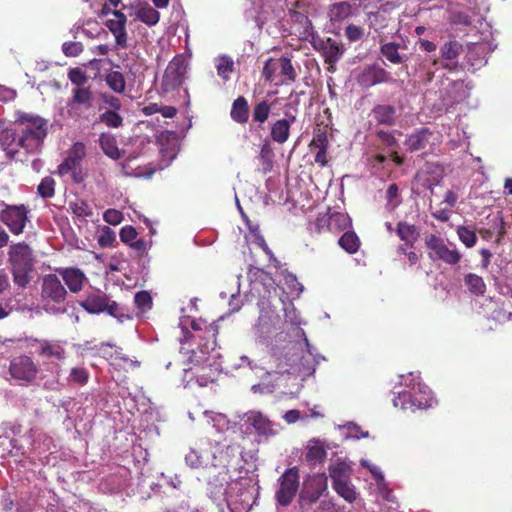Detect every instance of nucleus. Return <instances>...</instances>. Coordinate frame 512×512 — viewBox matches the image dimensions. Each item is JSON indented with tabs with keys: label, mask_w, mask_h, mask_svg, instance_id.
<instances>
[{
	"label": "nucleus",
	"mask_w": 512,
	"mask_h": 512,
	"mask_svg": "<svg viewBox=\"0 0 512 512\" xmlns=\"http://www.w3.org/2000/svg\"><path fill=\"white\" fill-rule=\"evenodd\" d=\"M32 270L33 267H12L14 283L21 288H25L31 280L30 273Z\"/></svg>",
	"instance_id": "obj_40"
},
{
	"label": "nucleus",
	"mask_w": 512,
	"mask_h": 512,
	"mask_svg": "<svg viewBox=\"0 0 512 512\" xmlns=\"http://www.w3.org/2000/svg\"><path fill=\"white\" fill-rule=\"evenodd\" d=\"M278 68L280 69V74L284 76L283 83H290L296 81L297 73L292 65L290 58L281 57L278 60Z\"/></svg>",
	"instance_id": "obj_38"
},
{
	"label": "nucleus",
	"mask_w": 512,
	"mask_h": 512,
	"mask_svg": "<svg viewBox=\"0 0 512 512\" xmlns=\"http://www.w3.org/2000/svg\"><path fill=\"white\" fill-rule=\"evenodd\" d=\"M333 489L336 493L349 503H352L357 498V492L351 480L341 482L340 484L333 485Z\"/></svg>",
	"instance_id": "obj_36"
},
{
	"label": "nucleus",
	"mask_w": 512,
	"mask_h": 512,
	"mask_svg": "<svg viewBox=\"0 0 512 512\" xmlns=\"http://www.w3.org/2000/svg\"><path fill=\"white\" fill-rule=\"evenodd\" d=\"M463 51V45L457 40L445 42L440 48L441 57L448 62L443 64V68L453 71L458 67V57Z\"/></svg>",
	"instance_id": "obj_18"
},
{
	"label": "nucleus",
	"mask_w": 512,
	"mask_h": 512,
	"mask_svg": "<svg viewBox=\"0 0 512 512\" xmlns=\"http://www.w3.org/2000/svg\"><path fill=\"white\" fill-rule=\"evenodd\" d=\"M249 105L244 96L237 97L231 107L230 117L238 124H245L249 120Z\"/></svg>",
	"instance_id": "obj_25"
},
{
	"label": "nucleus",
	"mask_w": 512,
	"mask_h": 512,
	"mask_svg": "<svg viewBox=\"0 0 512 512\" xmlns=\"http://www.w3.org/2000/svg\"><path fill=\"white\" fill-rule=\"evenodd\" d=\"M457 235L460 241L467 247H473L477 242V236L474 230L467 226H459L457 228Z\"/></svg>",
	"instance_id": "obj_46"
},
{
	"label": "nucleus",
	"mask_w": 512,
	"mask_h": 512,
	"mask_svg": "<svg viewBox=\"0 0 512 512\" xmlns=\"http://www.w3.org/2000/svg\"><path fill=\"white\" fill-rule=\"evenodd\" d=\"M216 68L218 75L227 81L230 78V73L234 70V62L229 56L223 55L218 59Z\"/></svg>",
	"instance_id": "obj_43"
},
{
	"label": "nucleus",
	"mask_w": 512,
	"mask_h": 512,
	"mask_svg": "<svg viewBox=\"0 0 512 512\" xmlns=\"http://www.w3.org/2000/svg\"><path fill=\"white\" fill-rule=\"evenodd\" d=\"M271 112V104L266 100H262L256 103L252 110V120L253 122L262 125L264 124L270 115Z\"/></svg>",
	"instance_id": "obj_35"
},
{
	"label": "nucleus",
	"mask_w": 512,
	"mask_h": 512,
	"mask_svg": "<svg viewBox=\"0 0 512 512\" xmlns=\"http://www.w3.org/2000/svg\"><path fill=\"white\" fill-rule=\"evenodd\" d=\"M4 207L0 211V221L8 227L12 234H22L28 222V208L24 204H4Z\"/></svg>",
	"instance_id": "obj_7"
},
{
	"label": "nucleus",
	"mask_w": 512,
	"mask_h": 512,
	"mask_svg": "<svg viewBox=\"0 0 512 512\" xmlns=\"http://www.w3.org/2000/svg\"><path fill=\"white\" fill-rule=\"evenodd\" d=\"M86 156V147L82 142H76L69 149L66 158L58 166V174L64 176L71 170H75L81 165Z\"/></svg>",
	"instance_id": "obj_13"
},
{
	"label": "nucleus",
	"mask_w": 512,
	"mask_h": 512,
	"mask_svg": "<svg viewBox=\"0 0 512 512\" xmlns=\"http://www.w3.org/2000/svg\"><path fill=\"white\" fill-rule=\"evenodd\" d=\"M8 260L12 267H33V253L25 242H19L9 247Z\"/></svg>",
	"instance_id": "obj_12"
},
{
	"label": "nucleus",
	"mask_w": 512,
	"mask_h": 512,
	"mask_svg": "<svg viewBox=\"0 0 512 512\" xmlns=\"http://www.w3.org/2000/svg\"><path fill=\"white\" fill-rule=\"evenodd\" d=\"M314 231L318 234L330 231V213H320L314 222Z\"/></svg>",
	"instance_id": "obj_51"
},
{
	"label": "nucleus",
	"mask_w": 512,
	"mask_h": 512,
	"mask_svg": "<svg viewBox=\"0 0 512 512\" xmlns=\"http://www.w3.org/2000/svg\"><path fill=\"white\" fill-rule=\"evenodd\" d=\"M203 325L205 326V333L207 334V336H204L203 338H207V339L212 338L211 349H214L216 346V336L218 334V326L215 325L214 323L206 325L203 322L195 321V320H193L191 322V327L194 331H202Z\"/></svg>",
	"instance_id": "obj_44"
},
{
	"label": "nucleus",
	"mask_w": 512,
	"mask_h": 512,
	"mask_svg": "<svg viewBox=\"0 0 512 512\" xmlns=\"http://www.w3.org/2000/svg\"><path fill=\"white\" fill-rule=\"evenodd\" d=\"M344 35L350 42H357L364 36V29L355 24H349L345 28Z\"/></svg>",
	"instance_id": "obj_52"
},
{
	"label": "nucleus",
	"mask_w": 512,
	"mask_h": 512,
	"mask_svg": "<svg viewBox=\"0 0 512 512\" xmlns=\"http://www.w3.org/2000/svg\"><path fill=\"white\" fill-rule=\"evenodd\" d=\"M278 69V60L275 61L273 58H269L263 67L262 76L265 81L272 82L274 80V74Z\"/></svg>",
	"instance_id": "obj_53"
},
{
	"label": "nucleus",
	"mask_w": 512,
	"mask_h": 512,
	"mask_svg": "<svg viewBox=\"0 0 512 512\" xmlns=\"http://www.w3.org/2000/svg\"><path fill=\"white\" fill-rule=\"evenodd\" d=\"M69 207L72 213L80 218L90 217L93 214L91 207L84 199H76L75 201L70 202Z\"/></svg>",
	"instance_id": "obj_41"
},
{
	"label": "nucleus",
	"mask_w": 512,
	"mask_h": 512,
	"mask_svg": "<svg viewBox=\"0 0 512 512\" xmlns=\"http://www.w3.org/2000/svg\"><path fill=\"white\" fill-rule=\"evenodd\" d=\"M92 100L93 94L89 87H80L73 90L72 101L74 103L90 107L92 105Z\"/></svg>",
	"instance_id": "obj_42"
},
{
	"label": "nucleus",
	"mask_w": 512,
	"mask_h": 512,
	"mask_svg": "<svg viewBox=\"0 0 512 512\" xmlns=\"http://www.w3.org/2000/svg\"><path fill=\"white\" fill-rule=\"evenodd\" d=\"M37 193L43 199L52 198L55 194V180L50 177H44L37 187Z\"/></svg>",
	"instance_id": "obj_45"
},
{
	"label": "nucleus",
	"mask_w": 512,
	"mask_h": 512,
	"mask_svg": "<svg viewBox=\"0 0 512 512\" xmlns=\"http://www.w3.org/2000/svg\"><path fill=\"white\" fill-rule=\"evenodd\" d=\"M326 450L319 441L311 442L307 447L306 461L311 465L322 463L326 458Z\"/></svg>",
	"instance_id": "obj_29"
},
{
	"label": "nucleus",
	"mask_w": 512,
	"mask_h": 512,
	"mask_svg": "<svg viewBox=\"0 0 512 512\" xmlns=\"http://www.w3.org/2000/svg\"><path fill=\"white\" fill-rule=\"evenodd\" d=\"M451 22L456 25L464 26H469L472 23L471 17L463 11L453 12L451 15Z\"/></svg>",
	"instance_id": "obj_59"
},
{
	"label": "nucleus",
	"mask_w": 512,
	"mask_h": 512,
	"mask_svg": "<svg viewBox=\"0 0 512 512\" xmlns=\"http://www.w3.org/2000/svg\"><path fill=\"white\" fill-rule=\"evenodd\" d=\"M311 150L313 149H328L329 147V139H328V127H320L314 129L313 138L309 144Z\"/></svg>",
	"instance_id": "obj_34"
},
{
	"label": "nucleus",
	"mask_w": 512,
	"mask_h": 512,
	"mask_svg": "<svg viewBox=\"0 0 512 512\" xmlns=\"http://www.w3.org/2000/svg\"><path fill=\"white\" fill-rule=\"evenodd\" d=\"M322 50L325 62L331 65L336 63L344 53L342 45L332 38H327V40L322 43Z\"/></svg>",
	"instance_id": "obj_26"
},
{
	"label": "nucleus",
	"mask_w": 512,
	"mask_h": 512,
	"mask_svg": "<svg viewBox=\"0 0 512 512\" xmlns=\"http://www.w3.org/2000/svg\"><path fill=\"white\" fill-rule=\"evenodd\" d=\"M59 274L72 293L80 292L87 280L85 274L78 268H64L59 270Z\"/></svg>",
	"instance_id": "obj_20"
},
{
	"label": "nucleus",
	"mask_w": 512,
	"mask_h": 512,
	"mask_svg": "<svg viewBox=\"0 0 512 512\" xmlns=\"http://www.w3.org/2000/svg\"><path fill=\"white\" fill-rule=\"evenodd\" d=\"M103 101L111 108L110 111H118L121 108L120 99L113 95H103Z\"/></svg>",
	"instance_id": "obj_62"
},
{
	"label": "nucleus",
	"mask_w": 512,
	"mask_h": 512,
	"mask_svg": "<svg viewBox=\"0 0 512 512\" xmlns=\"http://www.w3.org/2000/svg\"><path fill=\"white\" fill-rule=\"evenodd\" d=\"M97 242L102 248L112 247L116 242V234L110 227L104 226L98 236Z\"/></svg>",
	"instance_id": "obj_47"
},
{
	"label": "nucleus",
	"mask_w": 512,
	"mask_h": 512,
	"mask_svg": "<svg viewBox=\"0 0 512 512\" xmlns=\"http://www.w3.org/2000/svg\"><path fill=\"white\" fill-rule=\"evenodd\" d=\"M135 303L140 308L150 307L152 304V298L147 291H140L135 294Z\"/></svg>",
	"instance_id": "obj_60"
},
{
	"label": "nucleus",
	"mask_w": 512,
	"mask_h": 512,
	"mask_svg": "<svg viewBox=\"0 0 512 512\" xmlns=\"http://www.w3.org/2000/svg\"><path fill=\"white\" fill-rule=\"evenodd\" d=\"M396 234L405 245L410 247H413L420 236L418 228L414 224L405 221L397 223Z\"/></svg>",
	"instance_id": "obj_24"
},
{
	"label": "nucleus",
	"mask_w": 512,
	"mask_h": 512,
	"mask_svg": "<svg viewBox=\"0 0 512 512\" xmlns=\"http://www.w3.org/2000/svg\"><path fill=\"white\" fill-rule=\"evenodd\" d=\"M33 341L40 344V348L38 350L39 355L48 359H56L58 361L64 360L65 349L59 342L39 339H34Z\"/></svg>",
	"instance_id": "obj_22"
},
{
	"label": "nucleus",
	"mask_w": 512,
	"mask_h": 512,
	"mask_svg": "<svg viewBox=\"0 0 512 512\" xmlns=\"http://www.w3.org/2000/svg\"><path fill=\"white\" fill-rule=\"evenodd\" d=\"M8 371L11 378L21 385H30L36 382L40 367L32 357L20 354L10 360Z\"/></svg>",
	"instance_id": "obj_2"
},
{
	"label": "nucleus",
	"mask_w": 512,
	"mask_h": 512,
	"mask_svg": "<svg viewBox=\"0 0 512 512\" xmlns=\"http://www.w3.org/2000/svg\"><path fill=\"white\" fill-rule=\"evenodd\" d=\"M350 227L351 219L348 214L341 212L330 213V232L337 233Z\"/></svg>",
	"instance_id": "obj_33"
},
{
	"label": "nucleus",
	"mask_w": 512,
	"mask_h": 512,
	"mask_svg": "<svg viewBox=\"0 0 512 512\" xmlns=\"http://www.w3.org/2000/svg\"><path fill=\"white\" fill-rule=\"evenodd\" d=\"M99 144L104 154L111 159L117 160L121 157L114 135L110 133H102L99 137Z\"/></svg>",
	"instance_id": "obj_27"
},
{
	"label": "nucleus",
	"mask_w": 512,
	"mask_h": 512,
	"mask_svg": "<svg viewBox=\"0 0 512 512\" xmlns=\"http://www.w3.org/2000/svg\"><path fill=\"white\" fill-rule=\"evenodd\" d=\"M21 134L23 149L28 153L38 151L48 134V122L38 115L24 113L16 122Z\"/></svg>",
	"instance_id": "obj_1"
},
{
	"label": "nucleus",
	"mask_w": 512,
	"mask_h": 512,
	"mask_svg": "<svg viewBox=\"0 0 512 512\" xmlns=\"http://www.w3.org/2000/svg\"><path fill=\"white\" fill-rule=\"evenodd\" d=\"M464 283L469 292L474 295L482 296L486 292V284L483 278L475 273L466 274L464 277Z\"/></svg>",
	"instance_id": "obj_31"
},
{
	"label": "nucleus",
	"mask_w": 512,
	"mask_h": 512,
	"mask_svg": "<svg viewBox=\"0 0 512 512\" xmlns=\"http://www.w3.org/2000/svg\"><path fill=\"white\" fill-rule=\"evenodd\" d=\"M105 81L110 89L116 93H123L126 88L124 75L119 71H111L106 75Z\"/></svg>",
	"instance_id": "obj_37"
},
{
	"label": "nucleus",
	"mask_w": 512,
	"mask_h": 512,
	"mask_svg": "<svg viewBox=\"0 0 512 512\" xmlns=\"http://www.w3.org/2000/svg\"><path fill=\"white\" fill-rule=\"evenodd\" d=\"M399 194V188L398 185L393 183L390 184L387 191H386V199L388 202V205H390L391 209H395L399 204L400 201H395Z\"/></svg>",
	"instance_id": "obj_58"
},
{
	"label": "nucleus",
	"mask_w": 512,
	"mask_h": 512,
	"mask_svg": "<svg viewBox=\"0 0 512 512\" xmlns=\"http://www.w3.org/2000/svg\"><path fill=\"white\" fill-rule=\"evenodd\" d=\"M113 18L106 21V26L115 37L116 48L126 49L128 47V35L126 31L127 17L121 11L112 12Z\"/></svg>",
	"instance_id": "obj_11"
},
{
	"label": "nucleus",
	"mask_w": 512,
	"mask_h": 512,
	"mask_svg": "<svg viewBox=\"0 0 512 512\" xmlns=\"http://www.w3.org/2000/svg\"><path fill=\"white\" fill-rule=\"evenodd\" d=\"M0 145L6 154L14 157L23 148L21 134L17 128H7L0 135Z\"/></svg>",
	"instance_id": "obj_16"
},
{
	"label": "nucleus",
	"mask_w": 512,
	"mask_h": 512,
	"mask_svg": "<svg viewBox=\"0 0 512 512\" xmlns=\"http://www.w3.org/2000/svg\"><path fill=\"white\" fill-rule=\"evenodd\" d=\"M103 219L110 225H118L123 220V214L119 210L116 209H107L103 214Z\"/></svg>",
	"instance_id": "obj_56"
},
{
	"label": "nucleus",
	"mask_w": 512,
	"mask_h": 512,
	"mask_svg": "<svg viewBox=\"0 0 512 512\" xmlns=\"http://www.w3.org/2000/svg\"><path fill=\"white\" fill-rule=\"evenodd\" d=\"M137 230L132 225H125L121 228L119 236L120 240L129 245L137 238Z\"/></svg>",
	"instance_id": "obj_54"
},
{
	"label": "nucleus",
	"mask_w": 512,
	"mask_h": 512,
	"mask_svg": "<svg viewBox=\"0 0 512 512\" xmlns=\"http://www.w3.org/2000/svg\"><path fill=\"white\" fill-rule=\"evenodd\" d=\"M131 248L137 251L138 255L142 256L147 249V245L144 239H135L131 244H129Z\"/></svg>",
	"instance_id": "obj_63"
},
{
	"label": "nucleus",
	"mask_w": 512,
	"mask_h": 512,
	"mask_svg": "<svg viewBox=\"0 0 512 512\" xmlns=\"http://www.w3.org/2000/svg\"><path fill=\"white\" fill-rule=\"evenodd\" d=\"M100 121L111 128H118L123 123V118L118 114L117 111H106L100 116Z\"/></svg>",
	"instance_id": "obj_48"
},
{
	"label": "nucleus",
	"mask_w": 512,
	"mask_h": 512,
	"mask_svg": "<svg viewBox=\"0 0 512 512\" xmlns=\"http://www.w3.org/2000/svg\"><path fill=\"white\" fill-rule=\"evenodd\" d=\"M67 291L55 274L43 276L41 282V301L46 312H55L54 306L65 302Z\"/></svg>",
	"instance_id": "obj_3"
},
{
	"label": "nucleus",
	"mask_w": 512,
	"mask_h": 512,
	"mask_svg": "<svg viewBox=\"0 0 512 512\" xmlns=\"http://www.w3.org/2000/svg\"><path fill=\"white\" fill-rule=\"evenodd\" d=\"M285 115L287 118L277 120L271 126V138L279 144H283L289 139L291 124L296 120L295 115L289 114L288 111H285Z\"/></svg>",
	"instance_id": "obj_19"
},
{
	"label": "nucleus",
	"mask_w": 512,
	"mask_h": 512,
	"mask_svg": "<svg viewBox=\"0 0 512 512\" xmlns=\"http://www.w3.org/2000/svg\"><path fill=\"white\" fill-rule=\"evenodd\" d=\"M400 44L388 42L380 47L382 55L393 64H401L406 60V56L399 53Z\"/></svg>",
	"instance_id": "obj_30"
},
{
	"label": "nucleus",
	"mask_w": 512,
	"mask_h": 512,
	"mask_svg": "<svg viewBox=\"0 0 512 512\" xmlns=\"http://www.w3.org/2000/svg\"><path fill=\"white\" fill-rule=\"evenodd\" d=\"M351 474V466L343 460L338 459L329 466V475L332 480V486L350 480Z\"/></svg>",
	"instance_id": "obj_23"
},
{
	"label": "nucleus",
	"mask_w": 512,
	"mask_h": 512,
	"mask_svg": "<svg viewBox=\"0 0 512 512\" xmlns=\"http://www.w3.org/2000/svg\"><path fill=\"white\" fill-rule=\"evenodd\" d=\"M372 116L379 125L394 126L397 115L396 108L388 104H378L372 109Z\"/></svg>",
	"instance_id": "obj_21"
},
{
	"label": "nucleus",
	"mask_w": 512,
	"mask_h": 512,
	"mask_svg": "<svg viewBox=\"0 0 512 512\" xmlns=\"http://www.w3.org/2000/svg\"><path fill=\"white\" fill-rule=\"evenodd\" d=\"M376 135L381 142L389 148H397L399 146L398 140L391 132L379 130L376 132Z\"/></svg>",
	"instance_id": "obj_57"
},
{
	"label": "nucleus",
	"mask_w": 512,
	"mask_h": 512,
	"mask_svg": "<svg viewBox=\"0 0 512 512\" xmlns=\"http://www.w3.org/2000/svg\"><path fill=\"white\" fill-rule=\"evenodd\" d=\"M185 462L191 468H198L202 465V458L198 455V453L194 450H191L185 456Z\"/></svg>",
	"instance_id": "obj_61"
},
{
	"label": "nucleus",
	"mask_w": 512,
	"mask_h": 512,
	"mask_svg": "<svg viewBox=\"0 0 512 512\" xmlns=\"http://www.w3.org/2000/svg\"><path fill=\"white\" fill-rule=\"evenodd\" d=\"M68 79L71 81L72 84L76 85L77 88H80L84 87V85L88 81V76L82 69L76 67L69 70Z\"/></svg>",
	"instance_id": "obj_49"
},
{
	"label": "nucleus",
	"mask_w": 512,
	"mask_h": 512,
	"mask_svg": "<svg viewBox=\"0 0 512 512\" xmlns=\"http://www.w3.org/2000/svg\"><path fill=\"white\" fill-rule=\"evenodd\" d=\"M83 49L81 42L68 41L62 44V52L67 57H77L83 52Z\"/></svg>",
	"instance_id": "obj_50"
},
{
	"label": "nucleus",
	"mask_w": 512,
	"mask_h": 512,
	"mask_svg": "<svg viewBox=\"0 0 512 512\" xmlns=\"http://www.w3.org/2000/svg\"><path fill=\"white\" fill-rule=\"evenodd\" d=\"M137 17L141 22H143L149 26H153L159 22L160 13L153 7L147 5V6L141 7L138 10Z\"/></svg>",
	"instance_id": "obj_39"
},
{
	"label": "nucleus",
	"mask_w": 512,
	"mask_h": 512,
	"mask_svg": "<svg viewBox=\"0 0 512 512\" xmlns=\"http://www.w3.org/2000/svg\"><path fill=\"white\" fill-rule=\"evenodd\" d=\"M339 246L349 254L359 250L360 239L353 231H346L338 240Z\"/></svg>",
	"instance_id": "obj_32"
},
{
	"label": "nucleus",
	"mask_w": 512,
	"mask_h": 512,
	"mask_svg": "<svg viewBox=\"0 0 512 512\" xmlns=\"http://www.w3.org/2000/svg\"><path fill=\"white\" fill-rule=\"evenodd\" d=\"M327 150L328 149H317L315 154L314 160L321 167H325L328 164Z\"/></svg>",
	"instance_id": "obj_64"
},
{
	"label": "nucleus",
	"mask_w": 512,
	"mask_h": 512,
	"mask_svg": "<svg viewBox=\"0 0 512 512\" xmlns=\"http://www.w3.org/2000/svg\"><path fill=\"white\" fill-rule=\"evenodd\" d=\"M186 73V59L183 54H177L172 58L164 71L160 86L162 92L169 93L182 86Z\"/></svg>",
	"instance_id": "obj_4"
},
{
	"label": "nucleus",
	"mask_w": 512,
	"mask_h": 512,
	"mask_svg": "<svg viewBox=\"0 0 512 512\" xmlns=\"http://www.w3.org/2000/svg\"><path fill=\"white\" fill-rule=\"evenodd\" d=\"M228 479V469H222L217 475L209 479L207 491L211 499L219 503L223 501L229 503L226 491Z\"/></svg>",
	"instance_id": "obj_14"
},
{
	"label": "nucleus",
	"mask_w": 512,
	"mask_h": 512,
	"mask_svg": "<svg viewBox=\"0 0 512 512\" xmlns=\"http://www.w3.org/2000/svg\"><path fill=\"white\" fill-rule=\"evenodd\" d=\"M69 378L77 384L84 385L88 382L89 374L84 368H72Z\"/></svg>",
	"instance_id": "obj_55"
},
{
	"label": "nucleus",
	"mask_w": 512,
	"mask_h": 512,
	"mask_svg": "<svg viewBox=\"0 0 512 512\" xmlns=\"http://www.w3.org/2000/svg\"><path fill=\"white\" fill-rule=\"evenodd\" d=\"M435 140V132L427 127L416 129L408 135L405 144L411 152L423 150L429 145H433Z\"/></svg>",
	"instance_id": "obj_15"
},
{
	"label": "nucleus",
	"mask_w": 512,
	"mask_h": 512,
	"mask_svg": "<svg viewBox=\"0 0 512 512\" xmlns=\"http://www.w3.org/2000/svg\"><path fill=\"white\" fill-rule=\"evenodd\" d=\"M80 306L90 314L107 313L115 318L123 316L119 304L99 290L89 293L86 298L80 302Z\"/></svg>",
	"instance_id": "obj_5"
},
{
	"label": "nucleus",
	"mask_w": 512,
	"mask_h": 512,
	"mask_svg": "<svg viewBox=\"0 0 512 512\" xmlns=\"http://www.w3.org/2000/svg\"><path fill=\"white\" fill-rule=\"evenodd\" d=\"M299 488V472L296 467L287 469L279 478V488L275 497L279 505L288 506L292 503Z\"/></svg>",
	"instance_id": "obj_8"
},
{
	"label": "nucleus",
	"mask_w": 512,
	"mask_h": 512,
	"mask_svg": "<svg viewBox=\"0 0 512 512\" xmlns=\"http://www.w3.org/2000/svg\"><path fill=\"white\" fill-rule=\"evenodd\" d=\"M246 423L255 430L258 436L268 438L275 434L273 423L260 412L251 411L246 414Z\"/></svg>",
	"instance_id": "obj_17"
},
{
	"label": "nucleus",
	"mask_w": 512,
	"mask_h": 512,
	"mask_svg": "<svg viewBox=\"0 0 512 512\" xmlns=\"http://www.w3.org/2000/svg\"><path fill=\"white\" fill-rule=\"evenodd\" d=\"M392 81L388 71L377 64L365 67L357 77V82L364 88Z\"/></svg>",
	"instance_id": "obj_10"
},
{
	"label": "nucleus",
	"mask_w": 512,
	"mask_h": 512,
	"mask_svg": "<svg viewBox=\"0 0 512 512\" xmlns=\"http://www.w3.org/2000/svg\"><path fill=\"white\" fill-rule=\"evenodd\" d=\"M327 490V476L324 473L310 477L300 493V500L303 504L312 505L318 501Z\"/></svg>",
	"instance_id": "obj_9"
},
{
	"label": "nucleus",
	"mask_w": 512,
	"mask_h": 512,
	"mask_svg": "<svg viewBox=\"0 0 512 512\" xmlns=\"http://www.w3.org/2000/svg\"><path fill=\"white\" fill-rule=\"evenodd\" d=\"M425 245L429 250L428 256L431 260H440L449 265H456L460 262L462 255L457 249H451L445 240L435 234L425 237Z\"/></svg>",
	"instance_id": "obj_6"
},
{
	"label": "nucleus",
	"mask_w": 512,
	"mask_h": 512,
	"mask_svg": "<svg viewBox=\"0 0 512 512\" xmlns=\"http://www.w3.org/2000/svg\"><path fill=\"white\" fill-rule=\"evenodd\" d=\"M328 14L332 22H341L352 15V6L349 2L334 3L330 6Z\"/></svg>",
	"instance_id": "obj_28"
}]
</instances>
